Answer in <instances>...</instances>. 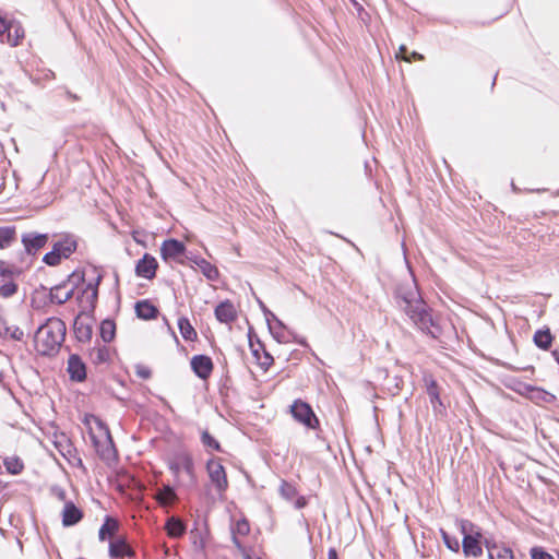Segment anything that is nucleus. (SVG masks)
Listing matches in <instances>:
<instances>
[{"label": "nucleus", "instance_id": "obj_1", "mask_svg": "<svg viewBox=\"0 0 559 559\" xmlns=\"http://www.w3.org/2000/svg\"><path fill=\"white\" fill-rule=\"evenodd\" d=\"M396 298L400 307L413 323L420 330L432 334V331H430V328L432 326V318L425 301L419 295L417 284L413 277L399 285L396 289Z\"/></svg>", "mask_w": 559, "mask_h": 559}, {"label": "nucleus", "instance_id": "obj_2", "mask_svg": "<svg viewBox=\"0 0 559 559\" xmlns=\"http://www.w3.org/2000/svg\"><path fill=\"white\" fill-rule=\"evenodd\" d=\"M64 336V322L58 318H49L35 333V348L40 355H53L59 350Z\"/></svg>", "mask_w": 559, "mask_h": 559}, {"label": "nucleus", "instance_id": "obj_3", "mask_svg": "<svg viewBox=\"0 0 559 559\" xmlns=\"http://www.w3.org/2000/svg\"><path fill=\"white\" fill-rule=\"evenodd\" d=\"M85 425L97 453L103 459H110L115 451L108 428L98 417L93 415L85 417Z\"/></svg>", "mask_w": 559, "mask_h": 559}, {"label": "nucleus", "instance_id": "obj_4", "mask_svg": "<svg viewBox=\"0 0 559 559\" xmlns=\"http://www.w3.org/2000/svg\"><path fill=\"white\" fill-rule=\"evenodd\" d=\"M459 530L463 535L462 549L466 557H480L483 555L484 538L480 528L467 520L459 522Z\"/></svg>", "mask_w": 559, "mask_h": 559}, {"label": "nucleus", "instance_id": "obj_5", "mask_svg": "<svg viewBox=\"0 0 559 559\" xmlns=\"http://www.w3.org/2000/svg\"><path fill=\"white\" fill-rule=\"evenodd\" d=\"M76 249V240L71 236H66L53 245L50 252L44 257V262L48 265H57L62 258H68Z\"/></svg>", "mask_w": 559, "mask_h": 559}, {"label": "nucleus", "instance_id": "obj_6", "mask_svg": "<svg viewBox=\"0 0 559 559\" xmlns=\"http://www.w3.org/2000/svg\"><path fill=\"white\" fill-rule=\"evenodd\" d=\"M206 472L211 484L222 497L228 488V479L221 460L216 457L210 459L206 463Z\"/></svg>", "mask_w": 559, "mask_h": 559}, {"label": "nucleus", "instance_id": "obj_7", "mask_svg": "<svg viewBox=\"0 0 559 559\" xmlns=\"http://www.w3.org/2000/svg\"><path fill=\"white\" fill-rule=\"evenodd\" d=\"M290 413L296 420L309 428H314L318 424L311 407L302 401H295L290 407Z\"/></svg>", "mask_w": 559, "mask_h": 559}, {"label": "nucleus", "instance_id": "obj_8", "mask_svg": "<svg viewBox=\"0 0 559 559\" xmlns=\"http://www.w3.org/2000/svg\"><path fill=\"white\" fill-rule=\"evenodd\" d=\"M170 469L177 476L181 473H185L191 481H195L193 460L188 454L178 455L176 460L170 464Z\"/></svg>", "mask_w": 559, "mask_h": 559}, {"label": "nucleus", "instance_id": "obj_9", "mask_svg": "<svg viewBox=\"0 0 559 559\" xmlns=\"http://www.w3.org/2000/svg\"><path fill=\"white\" fill-rule=\"evenodd\" d=\"M185 251V245L176 239L165 240L160 247L162 258L166 261H179V259L183 255Z\"/></svg>", "mask_w": 559, "mask_h": 559}, {"label": "nucleus", "instance_id": "obj_10", "mask_svg": "<svg viewBox=\"0 0 559 559\" xmlns=\"http://www.w3.org/2000/svg\"><path fill=\"white\" fill-rule=\"evenodd\" d=\"M215 318L224 324H230L237 319L238 311L236 306L229 301L225 300L219 302L215 308Z\"/></svg>", "mask_w": 559, "mask_h": 559}, {"label": "nucleus", "instance_id": "obj_11", "mask_svg": "<svg viewBox=\"0 0 559 559\" xmlns=\"http://www.w3.org/2000/svg\"><path fill=\"white\" fill-rule=\"evenodd\" d=\"M157 265L156 259L146 253L136 263L135 273L140 277L151 280L155 276Z\"/></svg>", "mask_w": 559, "mask_h": 559}, {"label": "nucleus", "instance_id": "obj_12", "mask_svg": "<svg viewBox=\"0 0 559 559\" xmlns=\"http://www.w3.org/2000/svg\"><path fill=\"white\" fill-rule=\"evenodd\" d=\"M68 373L73 381L81 382L86 378V367L78 355H71L68 359Z\"/></svg>", "mask_w": 559, "mask_h": 559}, {"label": "nucleus", "instance_id": "obj_13", "mask_svg": "<svg viewBox=\"0 0 559 559\" xmlns=\"http://www.w3.org/2000/svg\"><path fill=\"white\" fill-rule=\"evenodd\" d=\"M191 367L201 379H206L213 370L211 358L204 355L194 356L191 359Z\"/></svg>", "mask_w": 559, "mask_h": 559}, {"label": "nucleus", "instance_id": "obj_14", "mask_svg": "<svg viewBox=\"0 0 559 559\" xmlns=\"http://www.w3.org/2000/svg\"><path fill=\"white\" fill-rule=\"evenodd\" d=\"M484 545L487 548L489 559H514L513 551L509 547L497 545L488 538L484 540Z\"/></svg>", "mask_w": 559, "mask_h": 559}, {"label": "nucleus", "instance_id": "obj_15", "mask_svg": "<svg viewBox=\"0 0 559 559\" xmlns=\"http://www.w3.org/2000/svg\"><path fill=\"white\" fill-rule=\"evenodd\" d=\"M48 240V236L46 234H36L28 233L23 236L22 242L25 247V250L28 253H35L37 250L43 248Z\"/></svg>", "mask_w": 559, "mask_h": 559}, {"label": "nucleus", "instance_id": "obj_16", "mask_svg": "<svg viewBox=\"0 0 559 559\" xmlns=\"http://www.w3.org/2000/svg\"><path fill=\"white\" fill-rule=\"evenodd\" d=\"M109 555L111 558L131 557L133 551L124 539H117L110 543Z\"/></svg>", "mask_w": 559, "mask_h": 559}, {"label": "nucleus", "instance_id": "obj_17", "mask_svg": "<svg viewBox=\"0 0 559 559\" xmlns=\"http://www.w3.org/2000/svg\"><path fill=\"white\" fill-rule=\"evenodd\" d=\"M82 518V512L73 504L67 503L62 511V523L64 526L76 524Z\"/></svg>", "mask_w": 559, "mask_h": 559}, {"label": "nucleus", "instance_id": "obj_18", "mask_svg": "<svg viewBox=\"0 0 559 559\" xmlns=\"http://www.w3.org/2000/svg\"><path fill=\"white\" fill-rule=\"evenodd\" d=\"M135 312L139 318L144 320L154 319L157 314V309L147 300L136 302Z\"/></svg>", "mask_w": 559, "mask_h": 559}, {"label": "nucleus", "instance_id": "obj_19", "mask_svg": "<svg viewBox=\"0 0 559 559\" xmlns=\"http://www.w3.org/2000/svg\"><path fill=\"white\" fill-rule=\"evenodd\" d=\"M426 385H427V394L430 399V403L433 407V409L437 412L442 406V403L440 401L439 391L437 388V383L431 378L425 379Z\"/></svg>", "mask_w": 559, "mask_h": 559}, {"label": "nucleus", "instance_id": "obj_20", "mask_svg": "<svg viewBox=\"0 0 559 559\" xmlns=\"http://www.w3.org/2000/svg\"><path fill=\"white\" fill-rule=\"evenodd\" d=\"M74 333L80 342H86L92 336V328L90 323L85 322L81 318H78L74 322Z\"/></svg>", "mask_w": 559, "mask_h": 559}, {"label": "nucleus", "instance_id": "obj_21", "mask_svg": "<svg viewBox=\"0 0 559 559\" xmlns=\"http://www.w3.org/2000/svg\"><path fill=\"white\" fill-rule=\"evenodd\" d=\"M165 530L169 537L178 538L183 535L186 526L179 519L170 518L166 522Z\"/></svg>", "mask_w": 559, "mask_h": 559}, {"label": "nucleus", "instance_id": "obj_22", "mask_svg": "<svg viewBox=\"0 0 559 559\" xmlns=\"http://www.w3.org/2000/svg\"><path fill=\"white\" fill-rule=\"evenodd\" d=\"M199 270L202 274L210 281H216L218 278V270L216 266L212 265L209 261L204 259H199L195 261Z\"/></svg>", "mask_w": 559, "mask_h": 559}, {"label": "nucleus", "instance_id": "obj_23", "mask_svg": "<svg viewBox=\"0 0 559 559\" xmlns=\"http://www.w3.org/2000/svg\"><path fill=\"white\" fill-rule=\"evenodd\" d=\"M178 328L186 341H194L197 338V332L187 318H179Z\"/></svg>", "mask_w": 559, "mask_h": 559}, {"label": "nucleus", "instance_id": "obj_24", "mask_svg": "<svg viewBox=\"0 0 559 559\" xmlns=\"http://www.w3.org/2000/svg\"><path fill=\"white\" fill-rule=\"evenodd\" d=\"M117 530L118 523L112 519H106L105 523L99 530V539L106 540L107 538L114 537Z\"/></svg>", "mask_w": 559, "mask_h": 559}, {"label": "nucleus", "instance_id": "obj_25", "mask_svg": "<svg viewBox=\"0 0 559 559\" xmlns=\"http://www.w3.org/2000/svg\"><path fill=\"white\" fill-rule=\"evenodd\" d=\"M116 333L115 322L111 320H104L100 323V336L104 342L109 343L114 340Z\"/></svg>", "mask_w": 559, "mask_h": 559}, {"label": "nucleus", "instance_id": "obj_26", "mask_svg": "<svg viewBox=\"0 0 559 559\" xmlns=\"http://www.w3.org/2000/svg\"><path fill=\"white\" fill-rule=\"evenodd\" d=\"M535 344L542 349H548L552 342V336L548 330H539L534 335Z\"/></svg>", "mask_w": 559, "mask_h": 559}, {"label": "nucleus", "instance_id": "obj_27", "mask_svg": "<svg viewBox=\"0 0 559 559\" xmlns=\"http://www.w3.org/2000/svg\"><path fill=\"white\" fill-rule=\"evenodd\" d=\"M15 238V228L10 226L0 227V248L4 249L11 245Z\"/></svg>", "mask_w": 559, "mask_h": 559}, {"label": "nucleus", "instance_id": "obj_28", "mask_svg": "<svg viewBox=\"0 0 559 559\" xmlns=\"http://www.w3.org/2000/svg\"><path fill=\"white\" fill-rule=\"evenodd\" d=\"M155 498L160 504L166 506L176 499V493L171 487L165 486L156 493Z\"/></svg>", "mask_w": 559, "mask_h": 559}, {"label": "nucleus", "instance_id": "obj_29", "mask_svg": "<svg viewBox=\"0 0 559 559\" xmlns=\"http://www.w3.org/2000/svg\"><path fill=\"white\" fill-rule=\"evenodd\" d=\"M72 290H62V288L57 287L51 292V300L57 304H63L72 297Z\"/></svg>", "mask_w": 559, "mask_h": 559}, {"label": "nucleus", "instance_id": "obj_30", "mask_svg": "<svg viewBox=\"0 0 559 559\" xmlns=\"http://www.w3.org/2000/svg\"><path fill=\"white\" fill-rule=\"evenodd\" d=\"M441 536L447 547L457 552L460 550V542L456 537H451L445 531L441 530Z\"/></svg>", "mask_w": 559, "mask_h": 559}, {"label": "nucleus", "instance_id": "obj_31", "mask_svg": "<svg viewBox=\"0 0 559 559\" xmlns=\"http://www.w3.org/2000/svg\"><path fill=\"white\" fill-rule=\"evenodd\" d=\"M280 492L282 497L285 498L286 500H293L297 496L296 488L286 481L282 483L280 487Z\"/></svg>", "mask_w": 559, "mask_h": 559}, {"label": "nucleus", "instance_id": "obj_32", "mask_svg": "<svg viewBox=\"0 0 559 559\" xmlns=\"http://www.w3.org/2000/svg\"><path fill=\"white\" fill-rule=\"evenodd\" d=\"M16 292V285L12 280L0 283V295L2 297H10Z\"/></svg>", "mask_w": 559, "mask_h": 559}, {"label": "nucleus", "instance_id": "obj_33", "mask_svg": "<svg viewBox=\"0 0 559 559\" xmlns=\"http://www.w3.org/2000/svg\"><path fill=\"white\" fill-rule=\"evenodd\" d=\"M5 466L11 474H19L23 469V463L17 459L7 460Z\"/></svg>", "mask_w": 559, "mask_h": 559}, {"label": "nucleus", "instance_id": "obj_34", "mask_svg": "<svg viewBox=\"0 0 559 559\" xmlns=\"http://www.w3.org/2000/svg\"><path fill=\"white\" fill-rule=\"evenodd\" d=\"M532 393H533L532 397L542 400L546 403L552 402L555 399V396L552 394H550L542 389H537V388L532 389Z\"/></svg>", "mask_w": 559, "mask_h": 559}, {"label": "nucleus", "instance_id": "obj_35", "mask_svg": "<svg viewBox=\"0 0 559 559\" xmlns=\"http://www.w3.org/2000/svg\"><path fill=\"white\" fill-rule=\"evenodd\" d=\"M202 442L205 447L212 448L216 451L221 450L218 441L206 431L202 433Z\"/></svg>", "mask_w": 559, "mask_h": 559}, {"label": "nucleus", "instance_id": "obj_36", "mask_svg": "<svg viewBox=\"0 0 559 559\" xmlns=\"http://www.w3.org/2000/svg\"><path fill=\"white\" fill-rule=\"evenodd\" d=\"M531 558L532 559H555L552 555H550L549 552L545 551L540 547H533L531 549Z\"/></svg>", "mask_w": 559, "mask_h": 559}, {"label": "nucleus", "instance_id": "obj_37", "mask_svg": "<svg viewBox=\"0 0 559 559\" xmlns=\"http://www.w3.org/2000/svg\"><path fill=\"white\" fill-rule=\"evenodd\" d=\"M5 333L15 341H21L24 336V332L16 325L5 328Z\"/></svg>", "mask_w": 559, "mask_h": 559}, {"label": "nucleus", "instance_id": "obj_38", "mask_svg": "<svg viewBox=\"0 0 559 559\" xmlns=\"http://www.w3.org/2000/svg\"><path fill=\"white\" fill-rule=\"evenodd\" d=\"M249 531V523L246 520L238 521L234 528V533L239 535H247Z\"/></svg>", "mask_w": 559, "mask_h": 559}, {"label": "nucleus", "instance_id": "obj_39", "mask_svg": "<svg viewBox=\"0 0 559 559\" xmlns=\"http://www.w3.org/2000/svg\"><path fill=\"white\" fill-rule=\"evenodd\" d=\"M96 353V356H95V360L98 361V362H104L108 359V349L106 347H103V348H97L95 350Z\"/></svg>", "mask_w": 559, "mask_h": 559}, {"label": "nucleus", "instance_id": "obj_40", "mask_svg": "<svg viewBox=\"0 0 559 559\" xmlns=\"http://www.w3.org/2000/svg\"><path fill=\"white\" fill-rule=\"evenodd\" d=\"M12 280V271L4 265H0V283Z\"/></svg>", "mask_w": 559, "mask_h": 559}, {"label": "nucleus", "instance_id": "obj_41", "mask_svg": "<svg viewBox=\"0 0 559 559\" xmlns=\"http://www.w3.org/2000/svg\"><path fill=\"white\" fill-rule=\"evenodd\" d=\"M85 294H88V298L91 299V302L93 304L97 298V285L88 284L87 288L85 290Z\"/></svg>", "mask_w": 559, "mask_h": 559}, {"label": "nucleus", "instance_id": "obj_42", "mask_svg": "<svg viewBox=\"0 0 559 559\" xmlns=\"http://www.w3.org/2000/svg\"><path fill=\"white\" fill-rule=\"evenodd\" d=\"M272 362H273V358L269 354H264L263 358L260 359V366L264 370H267L269 367L272 365Z\"/></svg>", "mask_w": 559, "mask_h": 559}, {"label": "nucleus", "instance_id": "obj_43", "mask_svg": "<svg viewBox=\"0 0 559 559\" xmlns=\"http://www.w3.org/2000/svg\"><path fill=\"white\" fill-rule=\"evenodd\" d=\"M405 53H406V47L405 46H401L399 52L396 53V58L397 59L402 58L403 60L409 62L411 58L407 57Z\"/></svg>", "mask_w": 559, "mask_h": 559}, {"label": "nucleus", "instance_id": "obj_44", "mask_svg": "<svg viewBox=\"0 0 559 559\" xmlns=\"http://www.w3.org/2000/svg\"><path fill=\"white\" fill-rule=\"evenodd\" d=\"M306 503H307V501H306L305 497H298L295 501V507L297 509H301L306 506Z\"/></svg>", "mask_w": 559, "mask_h": 559}, {"label": "nucleus", "instance_id": "obj_45", "mask_svg": "<svg viewBox=\"0 0 559 559\" xmlns=\"http://www.w3.org/2000/svg\"><path fill=\"white\" fill-rule=\"evenodd\" d=\"M328 559H338L337 552L334 548H331L328 554Z\"/></svg>", "mask_w": 559, "mask_h": 559}, {"label": "nucleus", "instance_id": "obj_46", "mask_svg": "<svg viewBox=\"0 0 559 559\" xmlns=\"http://www.w3.org/2000/svg\"><path fill=\"white\" fill-rule=\"evenodd\" d=\"M193 544L197 548H200V549L204 548V540L202 538L199 542L194 540Z\"/></svg>", "mask_w": 559, "mask_h": 559}, {"label": "nucleus", "instance_id": "obj_47", "mask_svg": "<svg viewBox=\"0 0 559 559\" xmlns=\"http://www.w3.org/2000/svg\"><path fill=\"white\" fill-rule=\"evenodd\" d=\"M412 57H413V58H416V59H419V60H421V59H423V56H421V55H419V53H417V52H413V53H412Z\"/></svg>", "mask_w": 559, "mask_h": 559}, {"label": "nucleus", "instance_id": "obj_48", "mask_svg": "<svg viewBox=\"0 0 559 559\" xmlns=\"http://www.w3.org/2000/svg\"><path fill=\"white\" fill-rule=\"evenodd\" d=\"M554 356L556 358V361L559 364V352H554Z\"/></svg>", "mask_w": 559, "mask_h": 559}, {"label": "nucleus", "instance_id": "obj_49", "mask_svg": "<svg viewBox=\"0 0 559 559\" xmlns=\"http://www.w3.org/2000/svg\"><path fill=\"white\" fill-rule=\"evenodd\" d=\"M275 321H276V323H277L278 325H282V322H281V321H278L277 319H275Z\"/></svg>", "mask_w": 559, "mask_h": 559}, {"label": "nucleus", "instance_id": "obj_50", "mask_svg": "<svg viewBox=\"0 0 559 559\" xmlns=\"http://www.w3.org/2000/svg\"><path fill=\"white\" fill-rule=\"evenodd\" d=\"M2 381V373L0 372V382Z\"/></svg>", "mask_w": 559, "mask_h": 559}, {"label": "nucleus", "instance_id": "obj_51", "mask_svg": "<svg viewBox=\"0 0 559 559\" xmlns=\"http://www.w3.org/2000/svg\"><path fill=\"white\" fill-rule=\"evenodd\" d=\"M247 559H259V558H251V557L248 556Z\"/></svg>", "mask_w": 559, "mask_h": 559}]
</instances>
